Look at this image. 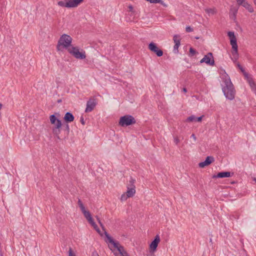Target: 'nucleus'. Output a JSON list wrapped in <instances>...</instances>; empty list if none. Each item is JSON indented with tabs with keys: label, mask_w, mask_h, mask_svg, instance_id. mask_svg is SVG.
I'll list each match as a JSON object with an SVG mask.
<instances>
[{
	"label": "nucleus",
	"mask_w": 256,
	"mask_h": 256,
	"mask_svg": "<svg viewBox=\"0 0 256 256\" xmlns=\"http://www.w3.org/2000/svg\"><path fill=\"white\" fill-rule=\"evenodd\" d=\"M64 130L66 132V136H68L70 133V128L68 123H64L63 124Z\"/></svg>",
	"instance_id": "23"
},
{
	"label": "nucleus",
	"mask_w": 256,
	"mask_h": 256,
	"mask_svg": "<svg viewBox=\"0 0 256 256\" xmlns=\"http://www.w3.org/2000/svg\"><path fill=\"white\" fill-rule=\"evenodd\" d=\"M238 6H242L245 8L250 12H253L254 10L252 6L246 1V0H236Z\"/></svg>",
	"instance_id": "13"
},
{
	"label": "nucleus",
	"mask_w": 256,
	"mask_h": 256,
	"mask_svg": "<svg viewBox=\"0 0 256 256\" xmlns=\"http://www.w3.org/2000/svg\"><path fill=\"white\" fill-rule=\"evenodd\" d=\"M182 91L183 92H187V89H186V88H182Z\"/></svg>",
	"instance_id": "43"
},
{
	"label": "nucleus",
	"mask_w": 256,
	"mask_h": 256,
	"mask_svg": "<svg viewBox=\"0 0 256 256\" xmlns=\"http://www.w3.org/2000/svg\"><path fill=\"white\" fill-rule=\"evenodd\" d=\"M194 29L191 28L190 26H186V31L187 32H193Z\"/></svg>",
	"instance_id": "31"
},
{
	"label": "nucleus",
	"mask_w": 256,
	"mask_h": 256,
	"mask_svg": "<svg viewBox=\"0 0 256 256\" xmlns=\"http://www.w3.org/2000/svg\"><path fill=\"white\" fill-rule=\"evenodd\" d=\"M196 39H198V38H198V37H196Z\"/></svg>",
	"instance_id": "49"
},
{
	"label": "nucleus",
	"mask_w": 256,
	"mask_h": 256,
	"mask_svg": "<svg viewBox=\"0 0 256 256\" xmlns=\"http://www.w3.org/2000/svg\"><path fill=\"white\" fill-rule=\"evenodd\" d=\"M148 48L151 52H154L158 57L162 56L164 54L163 51L160 49L156 44L154 42H150Z\"/></svg>",
	"instance_id": "9"
},
{
	"label": "nucleus",
	"mask_w": 256,
	"mask_h": 256,
	"mask_svg": "<svg viewBox=\"0 0 256 256\" xmlns=\"http://www.w3.org/2000/svg\"><path fill=\"white\" fill-rule=\"evenodd\" d=\"M126 196H127V194H123L120 196L121 201L126 200H127V198H129V197H126Z\"/></svg>",
	"instance_id": "28"
},
{
	"label": "nucleus",
	"mask_w": 256,
	"mask_h": 256,
	"mask_svg": "<svg viewBox=\"0 0 256 256\" xmlns=\"http://www.w3.org/2000/svg\"><path fill=\"white\" fill-rule=\"evenodd\" d=\"M197 54H198V52L195 49H194L193 48H192V47L190 48V50H189V54H188V56L190 57H192Z\"/></svg>",
	"instance_id": "24"
},
{
	"label": "nucleus",
	"mask_w": 256,
	"mask_h": 256,
	"mask_svg": "<svg viewBox=\"0 0 256 256\" xmlns=\"http://www.w3.org/2000/svg\"><path fill=\"white\" fill-rule=\"evenodd\" d=\"M136 123L134 117L130 114H126L121 116L119 120V125L122 127L132 126Z\"/></svg>",
	"instance_id": "5"
},
{
	"label": "nucleus",
	"mask_w": 256,
	"mask_h": 256,
	"mask_svg": "<svg viewBox=\"0 0 256 256\" xmlns=\"http://www.w3.org/2000/svg\"><path fill=\"white\" fill-rule=\"evenodd\" d=\"M74 117L70 112H66L64 117V120L66 123H70L74 121Z\"/></svg>",
	"instance_id": "17"
},
{
	"label": "nucleus",
	"mask_w": 256,
	"mask_h": 256,
	"mask_svg": "<svg viewBox=\"0 0 256 256\" xmlns=\"http://www.w3.org/2000/svg\"><path fill=\"white\" fill-rule=\"evenodd\" d=\"M202 256H204V255Z\"/></svg>",
	"instance_id": "51"
},
{
	"label": "nucleus",
	"mask_w": 256,
	"mask_h": 256,
	"mask_svg": "<svg viewBox=\"0 0 256 256\" xmlns=\"http://www.w3.org/2000/svg\"><path fill=\"white\" fill-rule=\"evenodd\" d=\"M247 81L248 82L249 85L250 86V88H252V90H255L256 88V85L252 78H249L248 80Z\"/></svg>",
	"instance_id": "21"
},
{
	"label": "nucleus",
	"mask_w": 256,
	"mask_h": 256,
	"mask_svg": "<svg viewBox=\"0 0 256 256\" xmlns=\"http://www.w3.org/2000/svg\"><path fill=\"white\" fill-rule=\"evenodd\" d=\"M205 63V59L204 58H203L200 60V63Z\"/></svg>",
	"instance_id": "41"
},
{
	"label": "nucleus",
	"mask_w": 256,
	"mask_h": 256,
	"mask_svg": "<svg viewBox=\"0 0 256 256\" xmlns=\"http://www.w3.org/2000/svg\"><path fill=\"white\" fill-rule=\"evenodd\" d=\"M92 256H99L97 252H93L92 254Z\"/></svg>",
	"instance_id": "42"
},
{
	"label": "nucleus",
	"mask_w": 256,
	"mask_h": 256,
	"mask_svg": "<svg viewBox=\"0 0 256 256\" xmlns=\"http://www.w3.org/2000/svg\"><path fill=\"white\" fill-rule=\"evenodd\" d=\"M237 67L240 70L242 73L244 72L245 71L244 68L240 64L239 62H238L236 64Z\"/></svg>",
	"instance_id": "29"
},
{
	"label": "nucleus",
	"mask_w": 256,
	"mask_h": 256,
	"mask_svg": "<svg viewBox=\"0 0 256 256\" xmlns=\"http://www.w3.org/2000/svg\"><path fill=\"white\" fill-rule=\"evenodd\" d=\"M84 0H64L59 1L58 4L62 7H66L67 8H76Z\"/></svg>",
	"instance_id": "7"
},
{
	"label": "nucleus",
	"mask_w": 256,
	"mask_h": 256,
	"mask_svg": "<svg viewBox=\"0 0 256 256\" xmlns=\"http://www.w3.org/2000/svg\"><path fill=\"white\" fill-rule=\"evenodd\" d=\"M127 191L126 194H127L126 197L131 198L136 193L135 186H133L132 188L127 187Z\"/></svg>",
	"instance_id": "18"
},
{
	"label": "nucleus",
	"mask_w": 256,
	"mask_h": 256,
	"mask_svg": "<svg viewBox=\"0 0 256 256\" xmlns=\"http://www.w3.org/2000/svg\"><path fill=\"white\" fill-rule=\"evenodd\" d=\"M136 180L130 177L129 184H128L127 187L132 188L133 186H135L134 184Z\"/></svg>",
	"instance_id": "25"
},
{
	"label": "nucleus",
	"mask_w": 256,
	"mask_h": 256,
	"mask_svg": "<svg viewBox=\"0 0 256 256\" xmlns=\"http://www.w3.org/2000/svg\"><path fill=\"white\" fill-rule=\"evenodd\" d=\"M68 256H76L75 254L72 252L71 248H70L68 251Z\"/></svg>",
	"instance_id": "33"
},
{
	"label": "nucleus",
	"mask_w": 256,
	"mask_h": 256,
	"mask_svg": "<svg viewBox=\"0 0 256 256\" xmlns=\"http://www.w3.org/2000/svg\"><path fill=\"white\" fill-rule=\"evenodd\" d=\"M97 104L96 99L93 97L90 98L86 102V106L85 110V112H89L93 110Z\"/></svg>",
	"instance_id": "8"
},
{
	"label": "nucleus",
	"mask_w": 256,
	"mask_h": 256,
	"mask_svg": "<svg viewBox=\"0 0 256 256\" xmlns=\"http://www.w3.org/2000/svg\"><path fill=\"white\" fill-rule=\"evenodd\" d=\"M238 1H240V0H238Z\"/></svg>",
	"instance_id": "50"
},
{
	"label": "nucleus",
	"mask_w": 256,
	"mask_h": 256,
	"mask_svg": "<svg viewBox=\"0 0 256 256\" xmlns=\"http://www.w3.org/2000/svg\"><path fill=\"white\" fill-rule=\"evenodd\" d=\"M68 52L75 58L80 60H84L86 58V52L84 50H81L77 46H72V48L68 49Z\"/></svg>",
	"instance_id": "6"
},
{
	"label": "nucleus",
	"mask_w": 256,
	"mask_h": 256,
	"mask_svg": "<svg viewBox=\"0 0 256 256\" xmlns=\"http://www.w3.org/2000/svg\"><path fill=\"white\" fill-rule=\"evenodd\" d=\"M210 242H212V238H210Z\"/></svg>",
	"instance_id": "46"
},
{
	"label": "nucleus",
	"mask_w": 256,
	"mask_h": 256,
	"mask_svg": "<svg viewBox=\"0 0 256 256\" xmlns=\"http://www.w3.org/2000/svg\"><path fill=\"white\" fill-rule=\"evenodd\" d=\"M78 204L82 210V212L83 211H84V210H86L85 209V207L84 206L82 202L81 201V200L80 199H78Z\"/></svg>",
	"instance_id": "27"
},
{
	"label": "nucleus",
	"mask_w": 256,
	"mask_h": 256,
	"mask_svg": "<svg viewBox=\"0 0 256 256\" xmlns=\"http://www.w3.org/2000/svg\"><path fill=\"white\" fill-rule=\"evenodd\" d=\"M204 58L205 59V63L208 65L211 66H214V60L212 52H210L208 53Z\"/></svg>",
	"instance_id": "14"
},
{
	"label": "nucleus",
	"mask_w": 256,
	"mask_h": 256,
	"mask_svg": "<svg viewBox=\"0 0 256 256\" xmlns=\"http://www.w3.org/2000/svg\"><path fill=\"white\" fill-rule=\"evenodd\" d=\"M180 36L174 35L173 38V40L175 43V44L174 46V52L176 54H178V48L180 46Z\"/></svg>",
	"instance_id": "16"
},
{
	"label": "nucleus",
	"mask_w": 256,
	"mask_h": 256,
	"mask_svg": "<svg viewBox=\"0 0 256 256\" xmlns=\"http://www.w3.org/2000/svg\"><path fill=\"white\" fill-rule=\"evenodd\" d=\"M254 4L256 6V0H254Z\"/></svg>",
	"instance_id": "47"
},
{
	"label": "nucleus",
	"mask_w": 256,
	"mask_h": 256,
	"mask_svg": "<svg viewBox=\"0 0 256 256\" xmlns=\"http://www.w3.org/2000/svg\"><path fill=\"white\" fill-rule=\"evenodd\" d=\"M174 142L176 144H178V142H180V140L178 138H175L174 139Z\"/></svg>",
	"instance_id": "37"
},
{
	"label": "nucleus",
	"mask_w": 256,
	"mask_h": 256,
	"mask_svg": "<svg viewBox=\"0 0 256 256\" xmlns=\"http://www.w3.org/2000/svg\"><path fill=\"white\" fill-rule=\"evenodd\" d=\"M128 8H129V11L130 12H133L134 8H133V6L132 5H130L128 6Z\"/></svg>",
	"instance_id": "39"
},
{
	"label": "nucleus",
	"mask_w": 256,
	"mask_h": 256,
	"mask_svg": "<svg viewBox=\"0 0 256 256\" xmlns=\"http://www.w3.org/2000/svg\"><path fill=\"white\" fill-rule=\"evenodd\" d=\"M59 116V113L55 112L50 116V120L51 124L54 125L52 128V133L58 138L60 139L59 134L60 133L62 124V121L57 118Z\"/></svg>",
	"instance_id": "2"
},
{
	"label": "nucleus",
	"mask_w": 256,
	"mask_h": 256,
	"mask_svg": "<svg viewBox=\"0 0 256 256\" xmlns=\"http://www.w3.org/2000/svg\"><path fill=\"white\" fill-rule=\"evenodd\" d=\"M204 116L203 115H202V116H200V117H196V122H200L202 120V117Z\"/></svg>",
	"instance_id": "34"
},
{
	"label": "nucleus",
	"mask_w": 256,
	"mask_h": 256,
	"mask_svg": "<svg viewBox=\"0 0 256 256\" xmlns=\"http://www.w3.org/2000/svg\"><path fill=\"white\" fill-rule=\"evenodd\" d=\"M234 174V173H231L230 172H219L216 175L212 176L213 178H230Z\"/></svg>",
	"instance_id": "15"
},
{
	"label": "nucleus",
	"mask_w": 256,
	"mask_h": 256,
	"mask_svg": "<svg viewBox=\"0 0 256 256\" xmlns=\"http://www.w3.org/2000/svg\"><path fill=\"white\" fill-rule=\"evenodd\" d=\"M191 137H192V138H194V141H196V136H195V134H192Z\"/></svg>",
	"instance_id": "40"
},
{
	"label": "nucleus",
	"mask_w": 256,
	"mask_h": 256,
	"mask_svg": "<svg viewBox=\"0 0 256 256\" xmlns=\"http://www.w3.org/2000/svg\"><path fill=\"white\" fill-rule=\"evenodd\" d=\"M243 75L244 76L245 78L248 80L249 78H252L246 72H244L242 73Z\"/></svg>",
	"instance_id": "30"
},
{
	"label": "nucleus",
	"mask_w": 256,
	"mask_h": 256,
	"mask_svg": "<svg viewBox=\"0 0 256 256\" xmlns=\"http://www.w3.org/2000/svg\"><path fill=\"white\" fill-rule=\"evenodd\" d=\"M224 85L222 86V90L226 98L232 100L235 98L236 90L229 76L224 78Z\"/></svg>",
	"instance_id": "1"
},
{
	"label": "nucleus",
	"mask_w": 256,
	"mask_h": 256,
	"mask_svg": "<svg viewBox=\"0 0 256 256\" xmlns=\"http://www.w3.org/2000/svg\"><path fill=\"white\" fill-rule=\"evenodd\" d=\"M82 212L83 213L84 217L86 218V220H88L89 222L94 220L92 218V217L90 213L88 211L84 210Z\"/></svg>",
	"instance_id": "20"
},
{
	"label": "nucleus",
	"mask_w": 256,
	"mask_h": 256,
	"mask_svg": "<svg viewBox=\"0 0 256 256\" xmlns=\"http://www.w3.org/2000/svg\"><path fill=\"white\" fill-rule=\"evenodd\" d=\"M252 180L256 182V178H254Z\"/></svg>",
	"instance_id": "45"
},
{
	"label": "nucleus",
	"mask_w": 256,
	"mask_h": 256,
	"mask_svg": "<svg viewBox=\"0 0 256 256\" xmlns=\"http://www.w3.org/2000/svg\"><path fill=\"white\" fill-rule=\"evenodd\" d=\"M154 252H152L149 250L148 252L144 256H156Z\"/></svg>",
	"instance_id": "32"
},
{
	"label": "nucleus",
	"mask_w": 256,
	"mask_h": 256,
	"mask_svg": "<svg viewBox=\"0 0 256 256\" xmlns=\"http://www.w3.org/2000/svg\"><path fill=\"white\" fill-rule=\"evenodd\" d=\"M72 42V38L68 35L66 34H62L56 46L58 50H61L60 46L64 48H68L71 46Z\"/></svg>",
	"instance_id": "4"
},
{
	"label": "nucleus",
	"mask_w": 256,
	"mask_h": 256,
	"mask_svg": "<svg viewBox=\"0 0 256 256\" xmlns=\"http://www.w3.org/2000/svg\"><path fill=\"white\" fill-rule=\"evenodd\" d=\"M96 219L98 222V223L100 224V226L102 227V228L104 229V226H103V224H102V222H100V219L99 218H98V216H96Z\"/></svg>",
	"instance_id": "36"
},
{
	"label": "nucleus",
	"mask_w": 256,
	"mask_h": 256,
	"mask_svg": "<svg viewBox=\"0 0 256 256\" xmlns=\"http://www.w3.org/2000/svg\"><path fill=\"white\" fill-rule=\"evenodd\" d=\"M80 122H81V124L83 125H84L85 124V122H84V118H83L82 116L80 118Z\"/></svg>",
	"instance_id": "35"
},
{
	"label": "nucleus",
	"mask_w": 256,
	"mask_h": 256,
	"mask_svg": "<svg viewBox=\"0 0 256 256\" xmlns=\"http://www.w3.org/2000/svg\"><path fill=\"white\" fill-rule=\"evenodd\" d=\"M196 117L194 115L188 116L186 120V122H192L194 121L196 122Z\"/></svg>",
	"instance_id": "26"
},
{
	"label": "nucleus",
	"mask_w": 256,
	"mask_h": 256,
	"mask_svg": "<svg viewBox=\"0 0 256 256\" xmlns=\"http://www.w3.org/2000/svg\"><path fill=\"white\" fill-rule=\"evenodd\" d=\"M232 57H231V59L234 63H236L238 59V49L232 50Z\"/></svg>",
	"instance_id": "19"
},
{
	"label": "nucleus",
	"mask_w": 256,
	"mask_h": 256,
	"mask_svg": "<svg viewBox=\"0 0 256 256\" xmlns=\"http://www.w3.org/2000/svg\"><path fill=\"white\" fill-rule=\"evenodd\" d=\"M228 36L230 39V44L232 46V50L238 49L237 40L234 32H228Z\"/></svg>",
	"instance_id": "11"
},
{
	"label": "nucleus",
	"mask_w": 256,
	"mask_h": 256,
	"mask_svg": "<svg viewBox=\"0 0 256 256\" xmlns=\"http://www.w3.org/2000/svg\"><path fill=\"white\" fill-rule=\"evenodd\" d=\"M206 12H208V13H211V14H214V10H212V9H211V8H210V9H208L206 10Z\"/></svg>",
	"instance_id": "38"
},
{
	"label": "nucleus",
	"mask_w": 256,
	"mask_h": 256,
	"mask_svg": "<svg viewBox=\"0 0 256 256\" xmlns=\"http://www.w3.org/2000/svg\"><path fill=\"white\" fill-rule=\"evenodd\" d=\"M237 12H238V10H236L234 11V16L235 18H236V13H237Z\"/></svg>",
	"instance_id": "44"
},
{
	"label": "nucleus",
	"mask_w": 256,
	"mask_h": 256,
	"mask_svg": "<svg viewBox=\"0 0 256 256\" xmlns=\"http://www.w3.org/2000/svg\"><path fill=\"white\" fill-rule=\"evenodd\" d=\"M93 227L100 234H100V228H98V226H97V224L95 223V222H94V220H92V221H91L90 222H89Z\"/></svg>",
	"instance_id": "22"
},
{
	"label": "nucleus",
	"mask_w": 256,
	"mask_h": 256,
	"mask_svg": "<svg viewBox=\"0 0 256 256\" xmlns=\"http://www.w3.org/2000/svg\"><path fill=\"white\" fill-rule=\"evenodd\" d=\"M2 104H0V109H1V108H2Z\"/></svg>",
	"instance_id": "48"
},
{
	"label": "nucleus",
	"mask_w": 256,
	"mask_h": 256,
	"mask_svg": "<svg viewBox=\"0 0 256 256\" xmlns=\"http://www.w3.org/2000/svg\"><path fill=\"white\" fill-rule=\"evenodd\" d=\"M214 161V158L213 156H208L206 158L204 161L200 162L198 164V166L200 168H204V167L210 165Z\"/></svg>",
	"instance_id": "12"
},
{
	"label": "nucleus",
	"mask_w": 256,
	"mask_h": 256,
	"mask_svg": "<svg viewBox=\"0 0 256 256\" xmlns=\"http://www.w3.org/2000/svg\"><path fill=\"white\" fill-rule=\"evenodd\" d=\"M104 234L108 242L112 244L114 247L116 248L118 251L120 255L118 256L116 254V256H130L128 252L124 250V246L120 244L118 242L114 240L106 231L104 232Z\"/></svg>",
	"instance_id": "3"
},
{
	"label": "nucleus",
	"mask_w": 256,
	"mask_h": 256,
	"mask_svg": "<svg viewBox=\"0 0 256 256\" xmlns=\"http://www.w3.org/2000/svg\"><path fill=\"white\" fill-rule=\"evenodd\" d=\"M160 236L157 234L155 236L154 240L151 242L150 244L149 250L152 252H156L157 250V247L159 242H160Z\"/></svg>",
	"instance_id": "10"
}]
</instances>
